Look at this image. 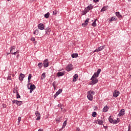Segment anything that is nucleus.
<instances>
[{
	"label": "nucleus",
	"mask_w": 131,
	"mask_h": 131,
	"mask_svg": "<svg viewBox=\"0 0 131 131\" xmlns=\"http://www.w3.org/2000/svg\"><path fill=\"white\" fill-rule=\"evenodd\" d=\"M55 120L57 123L61 122V120H60V118H57V119H56Z\"/></svg>",
	"instance_id": "nucleus-41"
},
{
	"label": "nucleus",
	"mask_w": 131,
	"mask_h": 131,
	"mask_svg": "<svg viewBox=\"0 0 131 131\" xmlns=\"http://www.w3.org/2000/svg\"><path fill=\"white\" fill-rule=\"evenodd\" d=\"M89 21H90V18H86L84 23L82 24V26H83V27H85L86 26H88V24H89Z\"/></svg>",
	"instance_id": "nucleus-10"
},
{
	"label": "nucleus",
	"mask_w": 131,
	"mask_h": 131,
	"mask_svg": "<svg viewBox=\"0 0 131 131\" xmlns=\"http://www.w3.org/2000/svg\"><path fill=\"white\" fill-rule=\"evenodd\" d=\"M96 123L99 125H103V120L97 119L96 120Z\"/></svg>",
	"instance_id": "nucleus-17"
},
{
	"label": "nucleus",
	"mask_w": 131,
	"mask_h": 131,
	"mask_svg": "<svg viewBox=\"0 0 131 131\" xmlns=\"http://www.w3.org/2000/svg\"><path fill=\"white\" fill-rule=\"evenodd\" d=\"M10 54H11V53H8L7 55H10Z\"/></svg>",
	"instance_id": "nucleus-56"
},
{
	"label": "nucleus",
	"mask_w": 131,
	"mask_h": 131,
	"mask_svg": "<svg viewBox=\"0 0 131 131\" xmlns=\"http://www.w3.org/2000/svg\"><path fill=\"white\" fill-rule=\"evenodd\" d=\"M87 98L88 99V100H89L90 101H92L94 98V97L93 96V95L90 94L89 93H87Z\"/></svg>",
	"instance_id": "nucleus-14"
},
{
	"label": "nucleus",
	"mask_w": 131,
	"mask_h": 131,
	"mask_svg": "<svg viewBox=\"0 0 131 131\" xmlns=\"http://www.w3.org/2000/svg\"><path fill=\"white\" fill-rule=\"evenodd\" d=\"M97 77H99V75L97 74V73H94V75L92 76V78H97Z\"/></svg>",
	"instance_id": "nucleus-23"
},
{
	"label": "nucleus",
	"mask_w": 131,
	"mask_h": 131,
	"mask_svg": "<svg viewBox=\"0 0 131 131\" xmlns=\"http://www.w3.org/2000/svg\"><path fill=\"white\" fill-rule=\"evenodd\" d=\"M91 84H96V83H98V82H99V80L97 78H91Z\"/></svg>",
	"instance_id": "nucleus-2"
},
{
	"label": "nucleus",
	"mask_w": 131,
	"mask_h": 131,
	"mask_svg": "<svg viewBox=\"0 0 131 131\" xmlns=\"http://www.w3.org/2000/svg\"><path fill=\"white\" fill-rule=\"evenodd\" d=\"M73 69V68H72V64H68L66 68V70L69 72V71H71Z\"/></svg>",
	"instance_id": "nucleus-5"
},
{
	"label": "nucleus",
	"mask_w": 131,
	"mask_h": 131,
	"mask_svg": "<svg viewBox=\"0 0 131 131\" xmlns=\"http://www.w3.org/2000/svg\"><path fill=\"white\" fill-rule=\"evenodd\" d=\"M77 130L79 131V130H80V129L77 128Z\"/></svg>",
	"instance_id": "nucleus-55"
},
{
	"label": "nucleus",
	"mask_w": 131,
	"mask_h": 131,
	"mask_svg": "<svg viewBox=\"0 0 131 131\" xmlns=\"http://www.w3.org/2000/svg\"><path fill=\"white\" fill-rule=\"evenodd\" d=\"M33 90H30V94H31L32 93V92H33Z\"/></svg>",
	"instance_id": "nucleus-54"
},
{
	"label": "nucleus",
	"mask_w": 131,
	"mask_h": 131,
	"mask_svg": "<svg viewBox=\"0 0 131 131\" xmlns=\"http://www.w3.org/2000/svg\"><path fill=\"white\" fill-rule=\"evenodd\" d=\"M38 66L39 69H41V68H42V66H43V64L42 62H39Z\"/></svg>",
	"instance_id": "nucleus-28"
},
{
	"label": "nucleus",
	"mask_w": 131,
	"mask_h": 131,
	"mask_svg": "<svg viewBox=\"0 0 131 131\" xmlns=\"http://www.w3.org/2000/svg\"><path fill=\"white\" fill-rule=\"evenodd\" d=\"M18 56H19V54L17 55V57H18Z\"/></svg>",
	"instance_id": "nucleus-60"
},
{
	"label": "nucleus",
	"mask_w": 131,
	"mask_h": 131,
	"mask_svg": "<svg viewBox=\"0 0 131 131\" xmlns=\"http://www.w3.org/2000/svg\"><path fill=\"white\" fill-rule=\"evenodd\" d=\"M24 77H25V75L22 73H20L18 78L20 81H23V79H24Z\"/></svg>",
	"instance_id": "nucleus-13"
},
{
	"label": "nucleus",
	"mask_w": 131,
	"mask_h": 131,
	"mask_svg": "<svg viewBox=\"0 0 131 131\" xmlns=\"http://www.w3.org/2000/svg\"><path fill=\"white\" fill-rule=\"evenodd\" d=\"M21 98V96L19 94V92H17L16 93V99H20Z\"/></svg>",
	"instance_id": "nucleus-36"
},
{
	"label": "nucleus",
	"mask_w": 131,
	"mask_h": 131,
	"mask_svg": "<svg viewBox=\"0 0 131 131\" xmlns=\"http://www.w3.org/2000/svg\"><path fill=\"white\" fill-rule=\"evenodd\" d=\"M107 6H104L101 10V12H104V11H106L107 10Z\"/></svg>",
	"instance_id": "nucleus-32"
},
{
	"label": "nucleus",
	"mask_w": 131,
	"mask_h": 131,
	"mask_svg": "<svg viewBox=\"0 0 131 131\" xmlns=\"http://www.w3.org/2000/svg\"><path fill=\"white\" fill-rule=\"evenodd\" d=\"M93 9H94V6H93V4H90L89 6L85 8V11H88V12H90V11H91V10H93Z\"/></svg>",
	"instance_id": "nucleus-6"
},
{
	"label": "nucleus",
	"mask_w": 131,
	"mask_h": 131,
	"mask_svg": "<svg viewBox=\"0 0 131 131\" xmlns=\"http://www.w3.org/2000/svg\"><path fill=\"white\" fill-rule=\"evenodd\" d=\"M92 116L93 117H96V116H97V113L96 112H94L92 113Z\"/></svg>",
	"instance_id": "nucleus-39"
},
{
	"label": "nucleus",
	"mask_w": 131,
	"mask_h": 131,
	"mask_svg": "<svg viewBox=\"0 0 131 131\" xmlns=\"http://www.w3.org/2000/svg\"><path fill=\"white\" fill-rule=\"evenodd\" d=\"M31 40H33V41H35V38L34 37H33L32 38H31Z\"/></svg>",
	"instance_id": "nucleus-53"
},
{
	"label": "nucleus",
	"mask_w": 131,
	"mask_h": 131,
	"mask_svg": "<svg viewBox=\"0 0 131 131\" xmlns=\"http://www.w3.org/2000/svg\"><path fill=\"white\" fill-rule=\"evenodd\" d=\"M71 56L72 58H77V57H78V54L73 53V54H72Z\"/></svg>",
	"instance_id": "nucleus-25"
},
{
	"label": "nucleus",
	"mask_w": 131,
	"mask_h": 131,
	"mask_svg": "<svg viewBox=\"0 0 131 131\" xmlns=\"http://www.w3.org/2000/svg\"><path fill=\"white\" fill-rule=\"evenodd\" d=\"M11 55H17V54H19V51H17L16 52H11Z\"/></svg>",
	"instance_id": "nucleus-37"
},
{
	"label": "nucleus",
	"mask_w": 131,
	"mask_h": 131,
	"mask_svg": "<svg viewBox=\"0 0 131 131\" xmlns=\"http://www.w3.org/2000/svg\"><path fill=\"white\" fill-rule=\"evenodd\" d=\"M89 12V11H88V10H85V9H84V11H83V15H85L87 13H88Z\"/></svg>",
	"instance_id": "nucleus-44"
},
{
	"label": "nucleus",
	"mask_w": 131,
	"mask_h": 131,
	"mask_svg": "<svg viewBox=\"0 0 131 131\" xmlns=\"http://www.w3.org/2000/svg\"><path fill=\"white\" fill-rule=\"evenodd\" d=\"M118 122H119V121H117V120H114V122H113V124H117V123Z\"/></svg>",
	"instance_id": "nucleus-45"
},
{
	"label": "nucleus",
	"mask_w": 131,
	"mask_h": 131,
	"mask_svg": "<svg viewBox=\"0 0 131 131\" xmlns=\"http://www.w3.org/2000/svg\"><path fill=\"white\" fill-rule=\"evenodd\" d=\"M66 125H67V120L64 121L62 126L61 127V129H63V128H65V126H66Z\"/></svg>",
	"instance_id": "nucleus-22"
},
{
	"label": "nucleus",
	"mask_w": 131,
	"mask_h": 131,
	"mask_svg": "<svg viewBox=\"0 0 131 131\" xmlns=\"http://www.w3.org/2000/svg\"><path fill=\"white\" fill-rule=\"evenodd\" d=\"M93 2H94V3H98L99 0H93Z\"/></svg>",
	"instance_id": "nucleus-52"
},
{
	"label": "nucleus",
	"mask_w": 131,
	"mask_h": 131,
	"mask_svg": "<svg viewBox=\"0 0 131 131\" xmlns=\"http://www.w3.org/2000/svg\"><path fill=\"white\" fill-rule=\"evenodd\" d=\"M96 73L99 75V74H100V73H101V69H98Z\"/></svg>",
	"instance_id": "nucleus-43"
},
{
	"label": "nucleus",
	"mask_w": 131,
	"mask_h": 131,
	"mask_svg": "<svg viewBox=\"0 0 131 131\" xmlns=\"http://www.w3.org/2000/svg\"><path fill=\"white\" fill-rule=\"evenodd\" d=\"M45 78H46V72L43 73L41 76V79L43 80Z\"/></svg>",
	"instance_id": "nucleus-30"
},
{
	"label": "nucleus",
	"mask_w": 131,
	"mask_h": 131,
	"mask_svg": "<svg viewBox=\"0 0 131 131\" xmlns=\"http://www.w3.org/2000/svg\"><path fill=\"white\" fill-rule=\"evenodd\" d=\"M62 91L63 90L61 89H59V90L56 92L55 94L54 95V98H57V97H58V96H59V95L62 93Z\"/></svg>",
	"instance_id": "nucleus-8"
},
{
	"label": "nucleus",
	"mask_w": 131,
	"mask_h": 131,
	"mask_svg": "<svg viewBox=\"0 0 131 131\" xmlns=\"http://www.w3.org/2000/svg\"><path fill=\"white\" fill-rule=\"evenodd\" d=\"M23 104V102L22 101H18L17 102V106H21Z\"/></svg>",
	"instance_id": "nucleus-34"
},
{
	"label": "nucleus",
	"mask_w": 131,
	"mask_h": 131,
	"mask_svg": "<svg viewBox=\"0 0 131 131\" xmlns=\"http://www.w3.org/2000/svg\"><path fill=\"white\" fill-rule=\"evenodd\" d=\"M116 20H117V18L112 17V18L110 20V22H112V21H116Z\"/></svg>",
	"instance_id": "nucleus-33"
},
{
	"label": "nucleus",
	"mask_w": 131,
	"mask_h": 131,
	"mask_svg": "<svg viewBox=\"0 0 131 131\" xmlns=\"http://www.w3.org/2000/svg\"><path fill=\"white\" fill-rule=\"evenodd\" d=\"M13 93L14 94H17V93H18V88L17 87H15L14 89H13Z\"/></svg>",
	"instance_id": "nucleus-27"
},
{
	"label": "nucleus",
	"mask_w": 131,
	"mask_h": 131,
	"mask_svg": "<svg viewBox=\"0 0 131 131\" xmlns=\"http://www.w3.org/2000/svg\"><path fill=\"white\" fill-rule=\"evenodd\" d=\"M7 1H10V0H7Z\"/></svg>",
	"instance_id": "nucleus-62"
},
{
	"label": "nucleus",
	"mask_w": 131,
	"mask_h": 131,
	"mask_svg": "<svg viewBox=\"0 0 131 131\" xmlns=\"http://www.w3.org/2000/svg\"><path fill=\"white\" fill-rule=\"evenodd\" d=\"M18 100H12V104H16L17 105L18 104Z\"/></svg>",
	"instance_id": "nucleus-38"
},
{
	"label": "nucleus",
	"mask_w": 131,
	"mask_h": 131,
	"mask_svg": "<svg viewBox=\"0 0 131 131\" xmlns=\"http://www.w3.org/2000/svg\"><path fill=\"white\" fill-rule=\"evenodd\" d=\"M36 42H37V41H35V43H36Z\"/></svg>",
	"instance_id": "nucleus-58"
},
{
	"label": "nucleus",
	"mask_w": 131,
	"mask_h": 131,
	"mask_svg": "<svg viewBox=\"0 0 131 131\" xmlns=\"http://www.w3.org/2000/svg\"><path fill=\"white\" fill-rule=\"evenodd\" d=\"M52 31V29L49 27L47 28V29H46V34H47L48 35H49V34H50L51 31Z\"/></svg>",
	"instance_id": "nucleus-16"
},
{
	"label": "nucleus",
	"mask_w": 131,
	"mask_h": 131,
	"mask_svg": "<svg viewBox=\"0 0 131 131\" xmlns=\"http://www.w3.org/2000/svg\"><path fill=\"white\" fill-rule=\"evenodd\" d=\"M38 27L39 29H40V30H43V29H45L43 24H39L38 25Z\"/></svg>",
	"instance_id": "nucleus-18"
},
{
	"label": "nucleus",
	"mask_w": 131,
	"mask_h": 131,
	"mask_svg": "<svg viewBox=\"0 0 131 131\" xmlns=\"http://www.w3.org/2000/svg\"><path fill=\"white\" fill-rule=\"evenodd\" d=\"M2 105L3 106L4 108H6V107H7V105L5 104H3Z\"/></svg>",
	"instance_id": "nucleus-51"
},
{
	"label": "nucleus",
	"mask_w": 131,
	"mask_h": 131,
	"mask_svg": "<svg viewBox=\"0 0 131 131\" xmlns=\"http://www.w3.org/2000/svg\"><path fill=\"white\" fill-rule=\"evenodd\" d=\"M108 121L110 122V123H113L114 121V120H113L112 118V116H110L109 117H108Z\"/></svg>",
	"instance_id": "nucleus-21"
},
{
	"label": "nucleus",
	"mask_w": 131,
	"mask_h": 131,
	"mask_svg": "<svg viewBox=\"0 0 131 131\" xmlns=\"http://www.w3.org/2000/svg\"><path fill=\"white\" fill-rule=\"evenodd\" d=\"M109 109V108L108 107V106L107 105H105L104 108H103V112H108V110Z\"/></svg>",
	"instance_id": "nucleus-20"
},
{
	"label": "nucleus",
	"mask_w": 131,
	"mask_h": 131,
	"mask_svg": "<svg viewBox=\"0 0 131 131\" xmlns=\"http://www.w3.org/2000/svg\"><path fill=\"white\" fill-rule=\"evenodd\" d=\"M44 17L45 18H46V19L50 18V12H47L46 14H45Z\"/></svg>",
	"instance_id": "nucleus-24"
},
{
	"label": "nucleus",
	"mask_w": 131,
	"mask_h": 131,
	"mask_svg": "<svg viewBox=\"0 0 131 131\" xmlns=\"http://www.w3.org/2000/svg\"><path fill=\"white\" fill-rule=\"evenodd\" d=\"M27 86L28 90H34L35 89H36V86H35V85L32 84L31 83H28L27 85Z\"/></svg>",
	"instance_id": "nucleus-1"
},
{
	"label": "nucleus",
	"mask_w": 131,
	"mask_h": 131,
	"mask_svg": "<svg viewBox=\"0 0 131 131\" xmlns=\"http://www.w3.org/2000/svg\"><path fill=\"white\" fill-rule=\"evenodd\" d=\"M104 128L106 127V126H104Z\"/></svg>",
	"instance_id": "nucleus-61"
},
{
	"label": "nucleus",
	"mask_w": 131,
	"mask_h": 131,
	"mask_svg": "<svg viewBox=\"0 0 131 131\" xmlns=\"http://www.w3.org/2000/svg\"><path fill=\"white\" fill-rule=\"evenodd\" d=\"M32 77V74H29L28 78V82H30V80H31V78Z\"/></svg>",
	"instance_id": "nucleus-26"
},
{
	"label": "nucleus",
	"mask_w": 131,
	"mask_h": 131,
	"mask_svg": "<svg viewBox=\"0 0 131 131\" xmlns=\"http://www.w3.org/2000/svg\"><path fill=\"white\" fill-rule=\"evenodd\" d=\"M128 130L127 131H130V124H129V125H128Z\"/></svg>",
	"instance_id": "nucleus-50"
},
{
	"label": "nucleus",
	"mask_w": 131,
	"mask_h": 131,
	"mask_svg": "<svg viewBox=\"0 0 131 131\" xmlns=\"http://www.w3.org/2000/svg\"><path fill=\"white\" fill-rule=\"evenodd\" d=\"M20 121H21V117H19L18 118V123H20Z\"/></svg>",
	"instance_id": "nucleus-47"
},
{
	"label": "nucleus",
	"mask_w": 131,
	"mask_h": 131,
	"mask_svg": "<svg viewBox=\"0 0 131 131\" xmlns=\"http://www.w3.org/2000/svg\"><path fill=\"white\" fill-rule=\"evenodd\" d=\"M58 107L61 108V110L63 109V108H62V104H58Z\"/></svg>",
	"instance_id": "nucleus-48"
},
{
	"label": "nucleus",
	"mask_w": 131,
	"mask_h": 131,
	"mask_svg": "<svg viewBox=\"0 0 131 131\" xmlns=\"http://www.w3.org/2000/svg\"><path fill=\"white\" fill-rule=\"evenodd\" d=\"M78 79V75L77 74H76L73 76V82H75Z\"/></svg>",
	"instance_id": "nucleus-15"
},
{
	"label": "nucleus",
	"mask_w": 131,
	"mask_h": 131,
	"mask_svg": "<svg viewBox=\"0 0 131 131\" xmlns=\"http://www.w3.org/2000/svg\"><path fill=\"white\" fill-rule=\"evenodd\" d=\"M65 75V72H58L57 73V76H58V77H60V76H63Z\"/></svg>",
	"instance_id": "nucleus-12"
},
{
	"label": "nucleus",
	"mask_w": 131,
	"mask_h": 131,
	"mask_svg": "<svg viewBox=\"0 0 131 131\" xmlns=\"http://www.w3.org/2000/svg\"><path fill=\"white\" fill-rule=\"evenodd\" d=\"M57 11H53V14H54V15H57Z\"/></svg>",
	"instance_id": "nucleus-49"
},
{
	"label": "nucleus",
	"mask_w": 131,
	"mask_h": 131,
	"mask_svg": "<svg viewBox=\"0 0 131 131\" xmlns=\"http://www.w3.org/2000/svg\"><path fill=\"white\" fill-rule=\"evenodd\" d=\"M35 115L37 117V118H36V120H39L40 119V114L38 111L35 112Z\"/></svg>",
	"instance_id": "nucleus-11"
},
{
	"label": "nucleus",
	"mask_w": 131,
	"mask_h": 131,
	"mask_svg": "<svg viewBox=\"0 0 131 131\" xmlns=\"http://www.w3.org/2000/svg\"><path fill=\"white\" fill-rule=\"evenodd\" d=\"M125 114V110L122 109L120 111L118 116H119V117H121V116H123V115H124Z\"/></svg>",
	"instance_id": "nucleus-3"
},
{
	"label": "nucleus",
	"mask_w": 131,
	"mask_h": 131,
	"mask_svg": "<svg viewBox=\"0 0 131 131\" xmlns=\"http://www.w3.org/2000/svg\"><path fill=\"white\" fill-rule=\"evenodd\" d=\"M43 67L47 68V67H49V59H46L43 61Z\"/></svg>",
	"instance_id": "nucleus-7"
},
{
	"label": "nucleus",
	"mask_w": 131,
	"mask_h": 131,
	"mask_svg": "<svg viewBox=\"0 0 131 131\" xmlns=\"http://www.w3.org/2000/svg\"><path fill=\"white\" fill-rule=\"evenodd\" d=\"M7 80H11L12 79V77L11 76H8L7 78Z\"/></svg>",
	"instance_id": "nucleus-46"
},
{
	"label": "nucleus",
	"mask_w": 131,
	"mask_h": 131,
	"mask_svg": "<svg viewBox=\"0 0 131 131\" xmlns=\"http://www.w3.org/2000/svg\"><path fill=\"white\" fill-rule=\"evenodd\" d=\"M14 50H15V46H12V47H11V48H10V53H12V51H14Z\"/></svg>",
	"instance_id": "nucleus-35"
},
{
	"label": "nucleus",
	"mask_w": 131,
	"mask_h": 131,
	"mask_svg": "<svg viewBox=\"0 0 131 131\" xmlns=\"http://www.w3.org/2000/svg\"><path fill=\"white\" fill-rule=\"evenodd\" d=\"M33 2H36V0H33Z\"/></svg>",
	"instance_id": "nucleus-57"
},
{
	"label": "nucleus",
	"mask_w": 131,
	"mask_h": 131,
	"mask_svg": "<svg viewBox=\"0 0 131 131\" xmlns=\"http://www.w3.org/2000/svg\"><path fill=\"white\" fill-rule=\"evenodd\" d=\"M116 16L118 17V18H122V15L120 14V12H116Z\"/></svg>",
	"instance_id": "nucleus-19"
},
{
	"label": "nucleus",
	"mask_w": 131,
	"mask_h": 131,
	"mask_svg": "<svg viewBox=\"0 0 131 131\" xmlns=\"http://www.w3.org/2000/svg\"><path fill=\"white\" fill-rule=\"evenodd\" d=\"M104 48H105V46H100V47H99L98 49H96L94 51V53L95 52H101V51H102V50H104Z\"/></svg>",
	"instance_id": "nucleus-9"
},
{
	"label": "nucleus",
	"mask_w": 131,
	"mask_h": 131,
	"mask_svg": "<svg viewBox=\"0 0 131 131\" xmlns=\"http://www.w3.org/2000/svg\"><path fill=\"white\" fill-rule=\"evenodd\" d=\"M119 95H120V92H119V91H118L117 90L114 91L113 93V97H114L115 98H117V97H118Z\"/></svg>",
	"instance_id": "nucleus-4"
},
{
	"label": "nucleus",
	"mask_w": 131,
	"mask_h": 131,
	"mask_svg": "<svg viewBox=\"0 0 131 131\" xmlns=\"http://www.w3.org/2000/svg\"><path fill=\"white\" fill-rule=\"evenodd\" d=\"M87 94H90V95L94 96V95H95V92L94 91H89L88 92Z\"/></svg>",
	"instance_id": "nucleus-31"
},
{
	"label": "nucleus",
	"mask_w": 131,
	"mask_h": 131,
	"mask_svg": "<svg viewBox=\"0 0 131 131\" xmlns=\"http://www.w3.org/2000/svg\"><path fill=\"white\" fill-rule=\"evenodd\" d=\"M96 21L97 19H95L94 21L92 24V26H93V27H96V26H97Z\"/></svg>",
	"instance_id": "nucleus-29"
},
{
	"label": "nucleus",
	"mask_w": 131,
	"mask_h": 131,
	"mask_svg": "<svg viewBox=\"0 0 131 131\" xmlns=\"http://www.w3.org/2000/svg\"><path fill=\"white\" fill-rule=\"evenodd\" d=\"M33 33H34V34H35L36 35H37V34H38V30H35L34 31Z\"/></svg>",
	"instance_id": "nucleus-40"
},
{
	"label": "nucleus",
	"mask_w": 131,
	"mask_h": 131,
	"mask_svg": "<svg viewBox=\"0 0 131 131\" xmlns=\"http://www.w3.org/2000/svg\"><path fill=\"white\" fill-rule=\"evenodd\" d=\"M128 2H131V0H128Z\"/></svg>",
	"instance_id": "nucleus-59"
},
{
	"label": "nucleus",
	"mask_w": 131,
	"mask_h": 131,
	"mask_svg": "<svg viewBox=\"0 0 131 131\" xmlns=\"http://www.w3.org/2000/svg\"><path fill=\"white\" fill-rule=\"evenodd\" d=\"M52 85L54 89V90H56V82H53V83H52Z\"/></svg>",
	"instance_id": "nucleus-42"
}]
</instances>
